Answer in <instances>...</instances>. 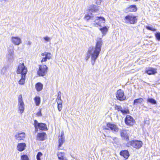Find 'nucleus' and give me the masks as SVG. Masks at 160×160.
Returning a JSON list of instances; mask_svg holds the SVG:
<instances>
[{
    "instance_id": "nucleus-42",
    "label": "nucleus",
    "mask_w": 160,
    "mask_h": 160,
    "mask_svg": "<svg viewBox=\"0 0 160 160\" xmlns=\"http://www.w3.org/2000/svg\"><path fill=\"white\" fill-rule=\"evenodd\" d=\"M102 0H96V3L98 5L100 4Z\"/></svg>"
},
{
    "instance_id": "nucleus-2",
    "label": "nucleus",
    "mask_w": 160,
    "mask_h": 160,
    "mask_svg": "<svg viewBox=\"0 0 160 160\" xmlns=\"http://www.w3.org/2000/svg\"><path fill=\"white\" fill-rule=\"evenodd\" d=\"M138 17L134 16L132 14H128L125 17L124 20L126 23L135 24L137 22Z\"/></svg>"
},
{
    "instance_id": "nucleus-52",
    "label": "nucleus",
    "mask_w": 160,
    "mask_h": 160,
    "mask_svg": "<svg viewBox=\"0 0 160 160\" xmlns=\"http://www.w3.org/2000/svg\"><path fill=\"white\" fill-rule=\"evenodd\" d=\"M2 1H3V0H2Z\"/></svg>"
},
{
    "instance_id": "nucleus-15",
    "label": "nucleus",
    "mask_w": 160,
    "mask_h": 160,
    "mask_svg": "<svg viewBox=\"0 0 160 160\" xmlns=\"http://www.w3.org/2000/svg\"><path fill=\"white\" fill-rule=\"evenodd\" d=\"M19 61V65L17 70H27V67L24 65V61L22 59Z\"/></svg>"
},
{
    "instance_id": "nucleus-48",
    "label": "nucleus",
    "mask_w": 160,
    "mask_h": 160,
    "mask_svg": "<svg viewBox=\"0 0 160 160\" xmlns=\"http://www.w3.org/2000/svg\"><path fill=\"white\" fill-rule=\"evenodd\" d=\"M60 160H67V159L66 157H64L62 158Z\"/></svg>"
},
{
    "instance_id": "nucleus-32",
    "label": "nucleus",
    "mask_w": 160,
    "mask_h": 160,
    "mask_svg": "<svg viewBox=\"0 0 160 160\" xmlns=\"http://www.w3.org/2000/svg\"><path fill=\"white\" fill-rule=\"evenodd\" d=\"M21 160H29L28 156L26 154H23L21 156Z\"/></svg>"
},
{
    "instance_id": "nucleus-38",
    "label": "nucleus",
    "mask_w": 160,
    "mask_h": 160,
    "mask_svg": "<svg viewBox=\"0 0 160 160\" xmlns=\"http://www.w3.org/2000/svg\"><path fill=\"white\" fill-rule=\"evenodd\" d=\"M155 37L158 41H160V33L159 32H157L155 34Z\"/></svg>"
},
{
    "instance_id": "nucleus-3",
    "label": "nucleus",
    "mask_w": 160,
    "mask_h": 160,
    "mask_svg": "<svg viewBox=\"0 0 160 160\" xmlns=\"http://www.w3.org/2000/svg\"><path fill=\"white\" fill-rule=\"evenodd\" d=\"M142 145V142L141 141L137 140H134L130 141L126 144V146L127 147H129L130 146H132L133 148L137 149L140 148Z\"/></svg>"
},
{
    "instance_id": "nucleus-10",
    "label": "nucleus",
    "mask_w": 160,
    "mask_h": 160,
    "mask_svg": "<svg viewBox=\"0 0 160 160\" xmlns=\"http://www.w3.org/2000/svg\"><path fill=\"white\" fill-rule=\"evenodd\" d=\"M95 20L94 24H96L100 26L102 23H104L105 21V18L102 17H96L94 19Z\"/></svg>"
},
{
    "instance_id": "nucleus-16",
    "label": "nucleus",
    "mask_w": 160,
    "mask_h": 160,
    "mask_svg": "<svg viewBox=\"0 0 160 160\" xmlns=\"http://www.w3.org/2000/svg\"><path fill=\"white\" fill-rule=\"evenodd\" d=\"M65 141V139L64 136V133L63 132H62L61 136L59 137V140H58L59 143L58 148H59L63 144Z\"/></svg>"
},
{
    "instance_id": "nucleus-11",
    "label": "nucleus",
    "mask_w": 160,
    "mask_h": 160,
    "mask_svg": "<svg viewBox=\"0 0 160 160\" xmlns=\"http://www.w3.org/2000/svg\"><path fill=\"white\" fill-rule=\"evenodd\" d=\"M11 41L16 45H19L22 43L21 39L18 37H12Z\"/></svg>"
},
{
    "instance_id": "nucleus-47",
    "label": "nucleus",
    "mask_w": 160,
    "mask_h": 160,
    "mask_svg": "<svg viewBox=\"0 0 160 160\" xmlns=\"http://www.w3.org/2000/svg\"><path fill=\"white\" fill-rule=\"evenodd\" d=\"M31 42L30 41H28L27 42V44L28 45H30L31 44Z\"/></svg>"
},
{
    "instance_id": "nucleus-44",
    "label": "nucleus",
    "mask_w": 160,
    "mask_h": 160,
    "mask_svg": "<svg viewBox=\"0 0 160 160\" xmlns=\"http://www.w3.org/2000/svg\"><path fill=\"white\" fill-rule=\"evenodd\" d=\"M47 59L45 57L43 58L41 61L42 62H46L47 61Z\"/></svg>"
},
{
    "instance_id": "nucleus-23",
    "label": "nucleus",
    "mask_w": 160,
    "mask_h": 160,
    "mask_svg": "<svg viewBox=\"0 0 160 160\" xmlns=\"http://www.w3.org/2000/svg\"><path fill=\"white\" fill-rule=\"evenodd\" d=\"M143 101V99L141 98L135 99L133 101V105H137L138 104L141 103Z\"/></svg>"
},
{
    "instance_id": "nucleus-8",
    "label": "nucleus",
    "mask_w": 160,
    "mask_h": 160,
    "mask_svg": "<svg viewBox=\"0 0 160 160\" xmlns=\"http://www.w3.org/2000/svg\"><path fill=\"white\" fill-rule=\"evenodd\" d=\"M107 128H106L105 129L109 130V128L113 132H117L118 131V128L114 124L108 123L107 124Z\"/></svg>"
},
{
    "instance_id": "nucleus-6",
    "label": "nucleus",
    "mask_w": 160,
    "mask_h": 160,
    "mask_svg": "<svg viewBox=\"0 0 160 160\" xmlns=\"http://www.w3.org/2000/svg\"><path fill=\"white\" fill-rule=\"evenodd\" d=\"M116 96L117 99L120 101H124L126 98L124 92L121 89H119L117 91L116 93Z\"/></svg>"
},
{
    "instance_id": "nucleus-26",
    "label": "nucleus",
    "mask_w": 160,
    "mask_h": 160,
    "mask_svg": "<svg viewBox=\"0 0 160 160\" xmlns=\"http://www.w3.org/2000/svg\"><path fill=\"white\" fill-rule=\"evenodd\" d=\"M47 73V71H38V74L40 76H43Z\"/></svg>"
},
{
    "instance_id": "nucleus-24",
    "label": "nucleus",
    "mask_w": 160,
    "mask_h": 160,
    "mask_svg": "<svg viewBox=\"0 0 160 160\" xmlns=\"http://www.w3.org/2000/svg\"><path fill=\"white\" fill-rule=\"evenodd\" d=\"M36 105L39 106L40 103V98L39 97L36 96L34 98Z\"/></svg>"
},
{
    "instance_id": "nucleus-39",
    "label": "nucleus",
    "mask_w": 160,
    "mask_h": 160,
    "mask_svg": "<svg viewBox=\"0 0 160 160\" xmlns=\"http://www.w3.org/2000/svg\"><path fill=\"white\" fill-rule=\"evenodd\" d=\"M43 39L46 42H48L50 41V38L49 37L46 36L43 38Z\"/></svg>"
},
{
    "instance_id": "nucleus-9",
    "label": "nucleus",
    "mask_w": 160,
    "mask_h": 160,
    "mask_svg": "<svg viewBox=\"0 0 160 160\" xmlns=\"http://www.w3.org/2000/svg\"><path fill=\"white\" fill-rule=\"evenodd\" d=\"M125 122L127 125L131 126L133 125L134 120L131 116L127 115L125 119Z\"/></svg>"
},
{
    "instance_id": "nucleus-1",
    "label": "nucleus",
    "mask_w": 160,
    "mask_h": 160,
    "mask_svg": "<svg viewBox=\"0 0 160 160\" xmlns=\"http://www.w3.org/2000/svg\"><path fill=\"white\" fill-rule=\"evenodd\" d=\"M102 44V39L101 38H97V42L95 48H90L88 50L86 54L85 59L87 60L91 55V63L93 65L95 61L98 58L101 50V47Z\"/></svg>"
},
{
    "instance_id": "nucleus-18",
    "label": "nucleus",
    "mask_w": 160,
    "mask_h": 160,
    "mask_svg": "<svg viewBox=\"0 0 160 160\" xmlns=\"http://www.w3.org/2000/svg\"><path fill=\"white\" fill-rule=\"evenodd\" d=\"M46 135V134L45 132L38 133L37 135V139L39 141H44L45 139V137Z\"/></svg>"
},
{
    "instance_id": "nucleus-46",
    "label": "nucleus",
    "mask_w": 160,
    "mask_h": 160,
    "mask_svg": "<svg viewBox=\"0 0 160 160\" xmlns=\"http://www.w3.org/2000/svg\"><path fill=\"white\" fill-rule=\"evenodd\" d=\"M147 70H156L155 69L153 68H150L149 69H148Z\"/></svg>"
},
{
    "instance_id": "nucleus-49",
    "label": "nucleus",
    "mask_w": 160,
    "mask_h": 160,
    "mask_svg": "<svg viewBox=\"0 0 160 160\" xmlns=\"http://www.w3.org/2000/svg\"><path fill=\"white\" fill-rule=\"evenodd\" d=\"M8 66H6V67H4L5 69H8Z\"/></svg>"
},
{
    "instance_id": "nucleus-41",
    "label": "nucleus",
    "mask_w": 160,
    "mask_h": 160,
    "mask_svg": "<svg viewBox=\"0 0 160 160\" xmlns=\"http://www.w3.org/2000/svg\"><path fill=\"white\" fill-rule=\"evenodd\" d=\"M34 125L35 128V132H37L38 131V127L37 124H36V123L34 122Z\"/></svg>"
},
{
    "instance_id": "nucleus-4",
    "label": "nucleus",
    "mask_w": 160,
    "mask_h": 160,
    "mask_svg": "<svg viewBox=\"0 0 160 160\" xmlns=\"http://www.w3.org/2000/svg\"><path fill=\"white\" fill-rule=\"evenodd\" d=\"M13 47L12 46L8 49V52L7 56L8 61L10 63L12 62L14 59V52L13 50Z\"/></svg>"
},
{
    "instance_id": "nucleus-17",
    "label": "nucleus",
    "mask_w": 160,
    "mask_h": 160,
    "mask_svg": "<svg viewBox=\"0 0 160 160\" xmlns=\"http://www.w3.org/2000/svg\"><path fill=\"white\" fill-rule=\"evenodd\" d=\"M120 133L121 137L123 139L128 141L129 140L128 136V135L125 130L123 129L120 130Z\"/></svg>"
},
{
    "instance_id": "nucleus-45",
    "label": "nucleus",
    "mask_w": 160,
    "mask_h": 160,
    "mask_svg": "<svg viewBox=\"0 0 160 160\" xmlns=\"http://www.w3.org/2000/svg\"><path fill=\"white\" fill-rule=\"evenodd\" d=\"M47 52H45L44 53H42L41 54V56H45Z\"/></svg>"
},
{
    "instance_id": "nucleus-22",
    "label": "nucleus",
    "mask_w": 160,
    "mask_h": 160,
    "mask_svg": "<svg viewBox=\"0 0 160 160\" xmlns=\"http://www.w3.org/2000/svg\"><path fill=\"white\" fill-rule=\"evenodd\" d=\"M43 85L40 82H38L35 85V88L38 91H41L43 88Z\"/></svg>"
},
{
    "instance_id": "nucleus-13",
    "label": "nucleus",
    "mask_w": 160,
    "mask_h": 160,
    "mask_svg": "<svg viewBox=\"0 0 160 160\" xmlns=\"http://www.w3.org/2000/svg\"><path fill=\"white\" fill-rule=\"evenodd\" d=\"M25 133L21 132H19L16 133L15 136V138L18 140H23L25 138Z\"/></svg>"
},
{
    "instance_id": "nucleus-14",
    "label": "nucleus",
    "mask_w": 160,
    "mask_h": 160,
    "mask_svg": "<svg viewBox=\"0 0 160 160\" xmlns=\"http://www.w3.org/2000/svg\"><path fill=\"white\" fill-rule=\"evenodd\" d=\"M34 122L36 123V124H37L38 125V128L40 130H47V125L45 124L38 123L36 120H35Z\"/></svg>"
},
{
    "instance_id": "nucleus-29",
    "label": "nucleus",
    "mask_w": 160,
    "mask_h": 160,
    "mask_svg": "<svg viewBox=\"0 0 160 160\" xmlns=\"http://www.w3.org/2000/svg\"><path fill=\"white\" fill-rule=\"evenodd\" d=\"M99 10V7L97 6L94 5V7L91 8L90 11L92 12H96Z\"/></svg>"
},
{
    "instance_id": "nucleus-25",
    "label": "nucleus",
    "mask_w": 160,
    "mask_h": 160,
    "mask_svg": "<svg viewBox=\"0 0 160 160\" xmlns=\"http://www.w3.org/2000/svg\"><path fill=\"white\" fill-rule=\"evenodd\" d=\"M100 30L102 32L103 35H105L108 32V29L105 26L102 28H100Z\"/></svg>"
},
{
    "instance_id": "nucleus-36",
    "label": "nucleus",
    "mask_w": 160,
    "mask_h": 160,
    "mask_svg": "<svg viewBox=\"0 0 160 160\" xmlns=\"http://www.w3.org/2000/svg\"><path fill=\"white\" fill-rule=\"evenodd\" d=\"M92 18H93V17L90 16L88 14H87V15H86L84 17L85 19L87 20H88L90 19H92Z\"/></svg>"
},
{
    "instance_id": "nucleus-27",
    "label": "nucleus",
    "mask_w": 160,
    "mask_h": 160,
    "mask_svg": "<svg viewBox=\"0 0 160 160\" xmlns=\"http://www.w3.org/2000/svg\"><path fill=\"white\" fill-rule=\"evenodd\" d=\"M147 101L148 102H149L153 104H157V102L156 100L152 98H148Z\"/></svg>"
},
{
    "instance_id": "nucleus-33",
    "label": "nucleus",
    "mask_w": 160,
    "mask_h": 160,
    "mask_svg": "<svg viewBox=\"0 0 160 160\" xmlns=\"http://www.w3.org/2000/svg\"><path fill=\"white\" fill-rule=\"evenodd\" d=\"M48 68L46 65H44L40 66L38 70H47Z\"/></svg>"
},
{
    "instance_id": "nucleus-5",
    "label": "nucleus",
    "mask_w": 160,
    "mask_h": 160,
    "mask_svg": "<svg viewBox=\"0 0 160 160\" xmlns=\"http://www.w3.org/2000/svg\"><path fill=\"white\" fill-rule=\"evenodd\" d=\"M18 109L19 111V113L22 114L24 110V104L22 99V96L21 95L19 96L18 97Z\"/></svg>"
},
{
    "instance_id": "nucleus-43",
    "label": "nucleus",
    "mask_w": 160,
    "mask_h": 160,
    "mask_svg": "<svg viewBox=\"0 0 160 160\" xmlns=\"http://www.w3.org/2000/svg\"><path fill=\"white\" fill-rule=\"evenodd\" d=\"M37 115L38 116H42L41 110H40V111L38 112L37 113Z\"/></svg>"
},
{
    "instance_id": "nucleus-50",
    "label": "nucleus",
    "mask_w": 160,
    "mask_h": 160,
    "mask_svg": "<svg viewBox=\"0 0 160 160\" xmlns=\"http://www.w3.org/2000/svg\"><path fill=\"white\" fill-rule=\"evenodd\" d=\"M134 1H138V0H134Z\"/></svg>"
},
{
    "instance_id": "nucleus-30",
    "label": "nucleus",
    "mask_w": 160,
    "mask_h": 160,
    "mask_svg": "<svg viewBox=\"0 0 160 160\" xmlns=\"http://www.w3.org/2000/svg\"><path fill=\"white\" fill-rule=\"evenodd\" d=\"M58 104H62V101L61 99V96L58 94V97L57 99Z\"/></svg>"
},
{
    "instance_id": "nucleus-7",
    "label": "nucleus",
    "mask_w": 160,
    "mask_h": 160,
    "mask_svg": "<svg viewBox=\"0 0 160 160\" xmlns=\"http://www.w3.org/2000/svg\"><path fill=\"white\" fill-rule=\"evenodd\" d=\"M27 72V71H17V74H21V78L18 82L19 84L23 85L25 83V76Z\"/></svg>"
},
{
    "instance_id": "nucleus-34",
    "label": "nucleus",
    "mask_w": 160,
    "mask_h": 160,
    "mask_svg": "<svg viewBox=\"0 0 160 160\" xmlns=\"http://www.w3.org/2000/svg\"><path fill=\"white\" fill-rule=\"evenodd\" d=\"M146 28L147 29L152 31H156V29L152 27L149 26H146Z\"/></svg>"
},
{
    "instance_id": "nucleus-28",
    "label": "nucleus",
    "mask_w": 160,
    "mask_h": 160,
    "mask_svg": "<svg viewBox=\"0 0 160 160\" xmlns=\"http://www.w3.org/2000/svg\"><path fill=\"white\" fill-rule=\"evenodd\" d=\"M145 73L149 75H154L157 73L156 71H145Z\"/></svg>"
},
{
    "instance_id": "nucleus-19",
    "label": "nucleus",
    "mask_w": 160,
    "mask_h": 160,
    "mask_svg": "<svg viewBox=\"0 0 160 160\" xmlns=\"http://www.w3.org/2000/svg\"><path fill=\"white\" fill-rule=\"evenodd\" d=\"M26 144L25 143H18L17 145V150L20 152L23 151L25 149Z\"/></svg>"
},
{
    "instance_id": "nucleus-21",
    "label": "nucleus",
    "mask_w": 160,
    "mask_h": 160,
    "mask_svg": "<svg viewBox=\"0 0 160 160\" xmlns=\"http://www.w3.org/2000/svg\"><path fill=\"white\" fill-rule=\"evenodd\" d=\"M120 154L121 156H123L126 159L128 158L129 155V152L127 150L121 151L120 152Z\"/></svg>"
},
{
    "instance_id": "nucleus-37",
    "label": "nucleus",
    "mask_w": 160,
    "mask_h": 160,
    "mask_svg": "<svg viewBox=\"0 0 160 160\" xmlns=\"http://www.w3.org/2000/svg\"><path fill=\"white\" fill-rule=\"evenodd\" d=\"M51 54L50 52H47L45 57L48 59H50L51 58Z\"/></svg>"
},
{
    "instance_id": "nucleus-51",
    "label": "nucleus",
    "mask_w": 160,
    "mask_h": 160,
    "mask_svg": "<svg viewBox=\"0 0 160 160\" xmlns=\"http://www.w3.org/2000/svg\"><path fill=\"white\" fill-rule=\"evenodd\" d=\"M59 93H61L60 92H59Z\"/></svg>"
},
{
    "instance_id": "nucleus-40",
    "label": "nucleus",
    "mask_w": 160,
    "mask_h": 160,
    "mask_svg": "<svg viewBox=\"0 0 160 160\" xmlns=\"http://www.w3.org/2000/svg\"><path fill=\"white\" fill-rule=\"evenodd\" d=\"M58 108L59 111H61L62 109V104H58Z\"/></svg>"
},
{
    "instance_id": "nucleus-12",
    "label": "nucleus",
    "mask_w": 160,
    "mask_h": 160,
    "mask_svg": "<svg viewBox=\"0 0 160 160\" xmlns=\"http://www.w3.org/2000/svg\"><path fill=\"white\" fill-rule=\"evenodd\" d=\"M115 108L118 111H121L122 113L123 114H128L129 113V110L128 109H123L121 106L115 105Z\"/></svg>"
},
{
    "instance_id": "nucleus-31",
    "label": "nucleus",
    "mask_w": 160,
    "mask_h": 160,
    "mask_svg": "<svg viewBox=\"0 0 160 160\" xmlns=\"http://www.w3.org/2000/svg\"><path fill=\"white\" fill-rule=\"evenodd\" d=\"M64 153L62 152H58V156L59 159L61 160L64 157Z\"/></svg>"
},
{
    "instance_id": "nucleus-35",
    "label": "nucleus",
    "mask_w": 160,
    "mask_h": 160,
    "mask_svg": "<svg viewBox=\"0 0 160 160\" xmlns=\"http://www.w3.org/2000/svg\"><path fill=\"white\" fill-rule=\"evenodd\" d=\"M42 155V153L41 152H38L36 158L37 160H41L40 157Z\"/></svg>"
},
{
    "instance_id": "nucleus-20",
    "label": "nucleus",
    "mask_w": 160,
    "mask_h": 160,
    "mask_svg": "<svg viewBox=\"0 0 160 160\" xmlns=\"http://www.w3.org/2000/svg\"><path fill=\"white\" fill-rule=\"evenodd\" d=\"M137 10L136 6L135 5H132L126 8V10L128 12H136Z\"/></svg>"
}]
</instances>
